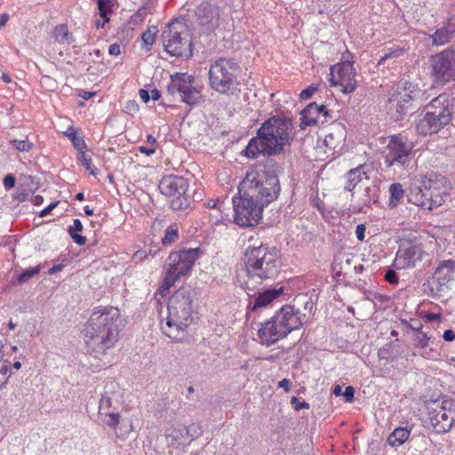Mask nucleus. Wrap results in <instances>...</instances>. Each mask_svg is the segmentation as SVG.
Returning a JSON list of instances; mask_svg holds the SVG:
<instances>
[{
    "mask_svg": "<svg viewBox=\"0 0 455 455\" xmlns=\"http://www.w3.org/2000/svg\"><path fill=\"white\" fill-rule=\"evenodd\" d=\"M120 326V311L117 307L97 308L84 330L88 352L95 357L105 355L117 342Z\"/></svg>",
    "mask_w": 455,
    "mask_h": 455,
    "instance_id": "obj_1",
    "label": "nucleus"
},
{
    "mask_svg": "<svg viewBox=\"0 0 455 455\" xmlns=\"http://www.w3.org/2000/svg\"><path fill=\"white\" fill-rule=\"evenodd\" d=\"M293 140V123L287 116H274L266 120L257 131V136L251 139L244 156L257 158L260 154L275 156L284 151Z\"/></svg>",
    "mask_w": 455,
    "mask_h": 455,
    "instance_id": "obj_2",
    "label": "nucleus"
},
{
    "mask_svg": "<svg viewBox=\"0 0 455 455\" xmlns=\"http://www.w3.org/2000/svg\"><path fill=\"white\" fill-rule=\"evenodd\" d=\"M280 166L276 161L267 158L262 167L247 172L240 183L247 190V196H254L264 206L277 199L280 191V182L277 172Z\"/></svg>",
    "mask_w": 455,
    "mask_h": 455,
    "instance_id": "obj_3",
    "label": "nucleus"
},
{
    "mask_svg": "<svg viewBox=\"0 0 455 455\" xmlns=\"http://www.w3.org/2000/svg\"><path fill=\"white\" fill-rule=\"evenodd\" d=\"M244 264L248 280L244 282V291H253V283H261L263 281L275 279L281 267V261L275 248L260 244L249 247L244 253Z\"/></svg>",
    "mask_w": 455,
    "mask_h": 455,
    "instance_id": "obj_4",
    "label": "nucleus"
},
{
    "mask_svg": "<svg viewBox=\"0 0 455 455\" xmlns=\"http://www.w3.org/2000/svg\"><path fill=\"white\" fill-rule=\"evenodd\" d=\"M299 315L293 306H283L270 320L260 323L258 336L261 343L269 347L300 328L303 323Z\"/></svg>",
    "mask_w": 455,
    "mask_h": 455,
    "instance_id": "obj_5",
    "label": "nucleus"
},
{
    "mask_svg": "<svg viewBox=\"0 0 455 455\" xmlns=\"http://www.w3.org/2000/svg\"><path fill=\"white\" fill-rule=\"evenodd\" d=\"M195 294L190 286L184 285L170 297L166 324L171 329L175 327L177 331V333L172 331L168 332L170 338L178 339L179 332L183 331L191 323Z\"/></svg>",
    "mask_w": 455,
    "mask_h": 455,
    "instance_id": "obj_6",
    "label": "nucleus"
},
{
    "mask_svg": "<svg viewBox=\"0 0 455 455\" xmlns=\"http://www.w3.org/2000/svg\"><path fill=\"white\" fill-rule=\"evenodd\" d=\"M241 67L230 58H220L209 69V85L215 92L227 96H235L240 92L238 77Z\"/></svg>",
    "mask_w": 455,
    "mask_h": 455,
    "instance_id": "obj_7",
    "label": "nucleus"
},
{
    "mask_svg": "<svg viewBox=\"0 0 455 455\" xmlns=\"http://www.w3.org/2000/svg\"><path fill=\"white\" fill-rule=\"evenodd\" d=\"M451 187L443 176L423 179L412 187L407 195L408 201L415 205L432 209L442 205Z\"/></svg>",
    "mask_w": 455,
    "mask_h": 455,
    "instance_id": "obj_8",
    "label": "nucleus"
},
{
    "mask_svg": "<svg viewBox=\"0 0 455 455\" xmlns=\"http://www.w3.org/2000/svg\"><path fill=\"white\" fill-rule=\"evenodd\" d=\"M165 51L174 57L186 60L193 55L192 33L188 26L181 20H174L162 33Z\"/></svg>",
    "mask_w": 455,
    "mask_h": 455,
    "instance_id": "obj_9",
    "label": "nucleus"
},
{
    "mask_svg": "<svg viewBox=\"0 0 455 455\" xmlns=\"http://www.w3.org/2000/svg\"><path fill=\"white\" fill-rule=\"evenodd\" d=\"M425 110L426 114L417 124V132L420 135L436 133L451 120L452 113L449 108V100L445 94H440L432 100L425 107Z\"/></svg>",
    "mask_w": 455,
    "mask_h": 455,
    "instance_id": "obj_10",
    "label": "nucleus"
},
{
    "mask_svg": "<svg viewBox=\"0 0 455 455\" xmlns=\"http://www.w3.org/2000/svg\"><path fill=\"white\" fill-rule=\"evenodd\" d=\"M200 249H182L170 253L163 289L168 291L181 276L187 275L199 258Z\"/></svg>",
    "mask_w": 455,
    "mask_h": 455,
    "instance_id": "obj_11",
    "label": "nucleus"
},
{
    "mask_svg": "<svg viewBox=\"0 0 455 455\" xmlns=\"http://www.w3.org/2000/svg\"><path fill=\"white\" fill-rule=\"evenodd\" d=\"M235 222L241 227H253L259 224L265 207L254 196H247V190L239 185L238 196L232 199Z\"/></svg>",
    "mask_w": 455,
    "mask_h": 455,
    "instance_id": "obj_12",
    "label": "nucleus"
},
{
    "mask_svg": "<svg viewBox=\"0 0 455 455\" xmlns=\"http://www.w3.org/2000/svg\"><path fill=\"white\" fill-rule=\"evenodd\" d=\"M421 94L417 86L407 80H401L387 101L388 113L395 120L402 119L413 108V102Z\"/></svg>",
    "mask_w": 455,
    "mask_h": 455,
    "instance_id": "obj_13",
    "label": "nucleus"
},
{
    "mask_svg": "<svg viewBox=\"0 0 455 455\" xmlns=\"http://www.w3.org/2000/svg\"><path fill=\"white\" fill-rule=\"evenodd\" d=\"M414 143L402 134L393 135L384 151V163L387 167H408L414 157Z\"/></svg>",
    "mask_w": 455,
    "mask_h": 455,
    "instance_id": "obj_14",
    "label": "nucleus"
},
{
    "mask_svg": "<svg viewBox=\"0 0 455 455\" xmlns=\"http://www.w3.org/2000/svg\"><path fill=\"white\" fill-rule=\"evenodd\" d=\"M188 188V180L180 176H165L159 183L161 193L170 198L171 208L174 211L187 210L190 207Z\"/></svg>",
    "mask_w": 455,
    "mask_h": 455,
    "instance_id": "obj_15",
    "label": "nucleus"
},
{
    "mask_svg": "<svg viewBox=\"0 0 455 455\" xmlns=\"http://www.w3.org/2000/svg\"><path fill=\"white\" fill-rule=\"evenodd\" d=\"M195 77L187 73H175L171 76L167 85V93L171 96L180 93L181 101L189 106H195L202 99V93L193 84Z\"/></svg>",
    "mask_w": 455,
    "mask_h": 455,
    "instance_id": "obj_16",
    "label": "nucleus"
},
{
    "mask_svg": "<svg viewBox=\"0 0 455 455\" xmlns=\"http://www.w3.org/2000/svg\"><path fill=\"white\" fill-rule=\"evenodd\" d=\"M455 273V260L447 259L441 261L432 277L423 283V290L430 297L442 296L444 288L453 279Z\"/></svg>",
    "mask_w": 455,
    "mask_h": 455,
    "instance_id": "obj_17",
    "label": "nucleus"
},
{
    "mask_svg": "<svg viewBox=\"0 0 455 455\" xmlns=\"http://www.w3.org/2000/svg\"><path fill=\"white\" fill-rule=\"evenodd\" d=\"M432 76L437 84L455 81V49H447L431 59Z\"/></svg>",
    "mask_w": 455,
    "mask_h": 455,
    "instance_id": "obj_18",
    "label": "nucleus"
},
{
    "mask_svg": "<svg viewBox=\"0 0 455 455\" xmlns=\"http://www.w3.org/2000/svg\"><path fill=\"white\" fill-rule=\"evenodd\" d=\"M429 419L435 431L447 433L455 422V405L453 401L434 402L429 408Z\"/></svg>",
    "mask_w": 455,
    "mask_h": 455,
    "instance_id": "obj_19",
    "label": "nucleus"
},
{
    "mask_svg": "<svg viewBox=\"0 0 455 455\" xmlns=\"http://www.w3.org/2000/svg\"><path fill=\"white\" fill-rule=\"evenodd\" d=\"M330 82L331 85H339L342 92L348 94L356 88L355 70L353 63L344 61L331 68Z\"/></svg>",
    "mask_w": 455,
    "mask_h": 455,
    "instance_id": "obj_20",
    "label": "nucleus"
},
{
    "mask_svg": "<svg viewBox=\"0 0 455 455\" xmlns=\"http://www.w3.org/2000/svg\"><path fill=\"white\" fill-rule=\"evenodd\" d=\"M423 253L420 246L409 242H403L396 253L395 265L398 268L412 267L417 261L421 260Z\"/></svg>",
    "mask_w": 455,
    "mask_h": 455,
    "instance_id": "obj_21",
    "label": "nucleus"
},
{
    "mask_svg": "<svg viewBox=\"0 0 455 455\" xmlns=\"http://www.w3.org/2000/svg\"><path fill=\"white\" fill-rule=\"evenodd\" d=\"M220 8L208 2H203L196 10L198 24L206 31H214L220 24Z\"/></svg>",
    "mask_w": 455,
    "mask_h": 455,
    "instance_id": "obj_22",
    "label": "nucleus"
},
{
    "mask_svg": "<svg viewBox=\"0 0 455 455\" xmlns=\"http://www.w3.org/2000/svg\"><path fill=\"white\" fill-rule=\"evenodd\" d=\"M245 291L250 296L247 305V314H249L269 306L274 300L283 294V287L269 288L263 291L255 292L253 295L250 294L251 291Z\"/></svg>",
    "mask_w": 455,
    "mask_h": 455,
    "instance_id": "obj_23",
    "label": "nucleus"
},
{
    "mask_svg": "<svg viewBox=\"0 0 455 455\" xmlns=\"http://www.w3.org/2000/svg\"><path fill=\"white\" fill-rule=\"evenodd\" d=\"M103 422L115 430L116 436L125 439L132 432L133 427L130 419H121L118 413L108 414V419H102Z\"/></svg>",
    "mask_w": 455,
    "mask_h": 455,
    "instance_id": "obj_24",
    "label": "nucleus"
},
{
    "mask_svg": "<svg viewBox=\"0 0 455 455\" xmlns=\"http://www.w3.org/2000/svg\"><path fill=\"white\" fill-rule=\"evenodd\" d=\"M117 387V384L110 381L106 384L105 391L101 394V398L99 403V413L100 415H105L103 419H108V414L115 413L111 411L112 402L118 397V394L116 392V388Z\"/></svg>",
    "mask_w": 455,
    "mask_h": 455,
    "instance_id": "obj_25",
    "label": "nucleus"
},
{
    "mask_svg": "<svg viewBox=\"0 0 455 455\" xmlns=\"http://www.w3.org/2000/svg\"><path fill=\"white\" fill-rule=\"evenodd\" d=\"M346 138V130L341 124H334L330 132L324 138V144L331 149L340 148Z\"/></svg>",
    "mask_w": 455,
    "mask_h": 455,
    "instance_id": "obj_26",
    "label": "nucleus"
},
{
    "mask_svg": "<svg viewBox=\"0 0 455 455\" xmlns=\"http://www.w3.org/2000/svg\"><path fill=\"white\" fill-rule=\"evenodd\" d=\"M365 168L366 166L363 164L347 172V182L344 187L346 191L352 192L359 183L363 182L364 180H369Z\"/></svg>",
    "mask_w": 455,
    "mask_h": 455,
    "instance_id": "obj_27",
    "label": "nucleus"
},
{
    "mask_svg": "<svg viewBox=\"0 0 455 455\" xmlns=\"http://www.w3.org/2000/svg\"><path fill=\"white\" fill-rule=\"evenodd\" d=\"M316 109H318V104L311 102L301 111V123L299 124L301 129L316 124L319 117Z\"/></svg>",
    "mask_w": 455,
    "mask_h": 455,
    "instance_id": "obj_28",
    "label": "nucleus"
},
{
    "mask_svg": "<svg viewBox=\"0 0 455 455\" xmlns=\"http://www.w3.org/2000/svg\"><path fill=\"white\" fill-rule=\"evenodd\" d=\"M166 438L168 443L172 445H180L190 442L188 437V431L186 427L171 429L167 434Z\"/></svg>",
    "mask_w": 455,
    "mask_h": 455,
    "instance_id": "obj_29",
    "label": "nucleus"
},
{
    "mask_svg": "<svg viewBox=\"0 0 455 455\" xmlns=\"http://www.w3.org/2000/svg\"><path fill=\"white\" fill-rule=\"evenodd\" d=\"M410 433L406 427H396L387 437V443L392 447L400 446L409 438Z\"/></svg>",
    "mask_w": 455,
    "mask_h": 455,
    "instance_id": "obj_30",
    "label": "nucleus"
},
{
    "mask_svg": "<svg viewBox=\"0 0 455 455\" xmlns=\"http://www.w3.org/2000/svg\"><path fill=\"white\" fill-rule=\"evenodd\" d=\"M451 36L452 31L447 27H443L431 35L432 43L435 45H443L450 42Z\"/></svg>",
    "mask_w": 455,
    "mask_h": 455,
    "instance_id": "obj_31",
    "label": "nucleus"
},
{
    "mask_svg": "<svg viewBox=\"0 0 455 455\" xmlns=\"http://www.w3.org/2000/svg\"><path fill=\"white\" fill-rule=\"evenodd\" d=\"M82 230L83 224L78 219L74 220L73 226H70L68 228L69 235L71 236L73 241L78 245H84L86 243L85 236H83L78 234V232H81Z\"/></svg>",
    "mask_w": 455,
    "mask_h": 455,
    "instance_id": "obj_32",
    "label": "nucleus"
},
{
    "mask_svg": "<svg viewBox=\"0 0 455 455\" xmlns=\"http://www.w3.org/2000/svg\"><path fill=\"white\" fill-rule=\"evenodd\" d=\"M53 37L60 43H68L71 44L74 42L72 38V35L68 32V27L64 24L58 25L53 29Z\"/></svg>",
    "mask_w": 455,
    "mask_h": 455,
    "instance_id": "obj_33",
    "label": "nucleus"
},
{
    "mask_svg": "<svg viewBox=\"0 0 455 455\" xmlns=\"http://www.w3.org/2000/svg\"><path fill=\"white\" fill-rule=\"evenodd\" d=\"M390 199H389V206L391 208H395L397 206L398 203L403 197L404 191L403 189V186L400 183H393L389 187Z\"/></svg>",
    "mask_w": 455,
    "mask_h": 455,
    "instance_id": "obj_34",
    "label": "nucleus"
},
{
    "mask_svg": "<svg viewBox=\"0 0 455 455\" xmlns=\"http://www.w3.org/2000/svg\"><path fill=\"white\" fill-rule=\"evenodd\" d=\"M378 192L379 189L376 186L366 187L361 198L362 205L369 207L371 204H376L379 198Z\"/></svg>",
    "mask_w": 455,
    "mask_h": 455,
    "instance_id": "obj_35",
    "label": "nucleus"
},
{
    "mask_svg": "<svg viewBox=\"0 0 455 455\" xmlns=\"http://www.w3.org/2000/svg\"><path fill=\"white\" fill-rule=\"evenodd\" d=\"M65 135L69 138L73 146L79 151L86 149V143L81 136H79L74 127L70 126L68 128Z\"/></svg>",
    "mask_w": 455,
    "mask_h": 455,
    "instance_id": "obj_36",
    "label": "nucleus"
},
{
    "mask_svg": "<svg viewBox=\"0 0 455 455\" xmlns=\"http://www.w3.org/2000/svg\"><path fill=\"white\" fill-rule=\"evenodd\" d=\"M78 160L81 163V164L84 167V169L89 172V173L91 175H93V176L97 175L98 169L92 164V156L88 152L85 151V149L79 151Z\"/></svg>",
    "mask_w": 455,
    "mask_h": 455,
    "instance_id": "obj_37",
    "label": "nucleus"
},
{
    "mask_svg": "<svg viewBox=\"0 0 455 455\" xmlns=\"http://www.w3.org/2000/svg\"><path fill=\"white\" fill-rule=\"evenodd\" d=\"M414 346L422 349L427 348L429 343H433L432 337L428 336L425 331H419L414 334Z\"/></svg>",
    "mask_w": 455,
    "mask_h": 455,
    "instance_id": "obj_38",
    "label": "nucleus"
},
{
    "mask_svg": "<svg viewBox=\"0 0 455 455\" xmlns=\"http://www.w3.org/2000/svg\"><path fill=\"white\" fill-rule=\"evenodd\" d=\"M22 185L28 188L30 193H35L39 188V180L31 175L21 176Z\"/></svg>",
    "mask_w": 455,
    "mask_h": 455,
    "instance_id": "obj_39",
    "label": "nucleus"
},
{
    "mask_svg": "<svg viewBox=\"0 0 455 455\" xmlns=\"http://www.w3.org/2000/svg\"><path fill=\"white\" fill-rule=\"evenodd\" d=\"M157 32L156 27L148 28L141 36L144 45L146 46V50L149 51L150 47L153 45L155 42V36Z\"/></svg>",
    "mask_w": 455,
    "mask_h": 455,
    "instance_id": "obj_40",
    "label": "nucleus"
},
{
    "mask_svg": "<svg viewBox=\"0 0 455 455\" xmlns=\"http://www.w3.org/2000/svg\"><path fill=\"white\" fill-rule=\"evenodd\" d=\"M178 227L176 225H172L167 228L165 230L164 236L162 239L163 244H170L175 242L178 239Z\"/></svg>",
    "mask_w": 455,
    "mask_h": 455,
    "instance_id": "obj_41",
    "label": "nucleus"
},
{
    "mask_svg": "<svg viewBox=\"0 0 455 455\" xmlns=\"http://www.w3.org/2000/svg\"><path fill=\"white\" fill-rule=\"evenodd\" d=\"M40 270H41L40 266L27 268V269L23 270V272L18 275L17 280L20 283H26L30 278H32L34 275L38 274L40 272Z\"/></svg>",
    "mask_w": 455,
    "mask_h": 455,
    "instance_id": "obj_42",
    "label": "nucleus"
},
{
    "mask_svg": "<svg viewBox=\"0 0 455 455\" xmlns=\"http://www.w3.org/2000/svg\"><path fill=\"white\" fill-rule=\"evenodd\" d=\"M11 144L20 152H28L33 148V143L28 140H12Z\"/></svg>",
    "mask_w": 455,
    "mask_h": 455,
    "instance_id": "obj_43",
    "label": "nucleus"
},
{
    "mask_svg": "<svg viewBox=\"0 0 455 455\" xmlns=\"http://www.w3.org/2000/svg\"><path fill=\"white\" fill-rule=\"evenodd\" d=\"M98 9L100 15L104 19V22H108L109 19L108 14L111 12V7L108 0H97Z\"/></svg>",
    "mask_w": 455,
    "mask_h": 455,
    "instance_id": "obj_44",
    "label": "nucleus"
},
{
    "mask_svg": "<svg viewBox=\"0 0 455 455\" xmlns=\"http://www.w3.org/2000/svg\"><path fill=\"white\" fill-rule=\"evenodd\" d=\"M188 437H191V440L197 438L201 433V426L198 424H191L188 427H187Z\"/></svg>",
    "mask_w": 455,
    "mask_h": 455,
    "instance_id": "obj_45",
    "label": "nucleus"
},
{
    "mask_svg": "<svg viewBox=\"0 0 455 455\" xmlns=\"http://www.w3.org/2000/svg\"><path fill=\"white\" fill-rule=\"evenodd\" d=\"M385 279L389 283L395 284L398 283L399 277L395 270L388 269L385 274Z\"/></svg>",
    "mask_w": 455,
    "mask_h": 455,
    "instance_id": "obj_46",
    "label": "nucleus"
},
{
    "mask_svg": "<svg viewBox=\"0 0 455 455\" xmlns=\"http://www.w3.org/2000/svg\"><path fill=\"white\" fill-rule=\"evenodd\" d=\"M317 91V88L314 85H310L300 92V99L308 100L312 97L314 92Z\"/></svg>",
    "mask_w": 455,
    "mask_h": 455,
    "instance_id": "obj_47",
    "label": "nucleus"
},
{
    "mask_svg": "<svg viewBox=\"0 0 455 455\" xmlns=\"http://www.w3.org/2000/svg\"><path fill=\"white\" fill-rule=\"evenodd\" d=\"M4 186L6 189H11L15 186L16 179L12 174H7L4 178Z\"/></svg>",
    "mask_w": 455,
    "mask_h": 455,
    "instance_id": "obj_48",
    "label": "nucleus"
},
{
    "mask_svg": "<svg viewBox=\"0 0 455 455\" xmlns=\"http://www.w3.org/2000/svg\"><path fill=\"white\" fill-rule=\"evenodd\" d=\"M342 395L346 402H352L355 397V388L352 386H347Z\"/></svg>",
    "mask_w": 455,
    "mask_h": 455,
    "instance_id": "obj_49",
    "label": "nucleus"
},
{
    "mask_svg": "<svg viewBox=\"0 0 455 455\" xmlns=\"http://www.w3.org/2000/svg\"><path fill=\"white\" fill-rule=\"evenodd\" d=\"M207 207L211 209L218 208L219 211L222 212L224 211V203L220 202L218 199H212L208 201Z\"/></svg>",
    "mask_w": 455,
    "mask_h": 455,
    "instance_id": "obj_50",
    "label": "nucleus"
},
{
    "mask_svg": "<svg viewBox=\"0 0 455 455\" xmlns=\"http://www.w3.org/2000/svg\"><path fill=\"white\" fill-rule=\"evenodd\" d=\"M291 404H293V405H294V409H295L296 411H299L300 409H303V408H307V409H308V408H309V404H308L307 403H306V402H304V401H303V402H299V401L298 400V398H297V397H295V396H293V397L291 398Z\"/></svg>",
    "mask_w": 455,
    "mask_h": 455,
    "instance_id": "obj_51",
    "label": "nucleus"
},
{
    "mask_svg": "<svg viewBox=\"0 0 455 455\" xmlns=\"http://www.w3.org/2000/svg\"><path fill=\"white\" fill-rule=\"evenodd\" d=\"M364 233H365V226L363 224H360L356 226L355 235L359 241L364 240Z\"/></svg>",
    "mask_w": 455,
    "mask_h": 455,
    "instance_id": "obj_52",
    "label": "nucleus"
},
{
    "mask_svg": "<svg viewBox=\"0 0 455 455\" xmlns=\"http://www.w3.org/2000/svg\"><path fill=\"white\" fill-rule=\"evenodd\" d=\"M125 108L126 112L131 114L132 112H137L139 110V105L135 100H130L126 103Z\"/></svg>",
    "mask_w": 455,
    "mask_h": 455,
    "instance_id": "obj_53",
    "label": "nucleus"
},
{
    "mask_svg": "<svg viewBox=\"0 0 455 455\" xmlns=\"http://www.w3.org/2000/svg\"><path fill=\"white\" fill-rule=\"evenodd\" d=\"M410 328L415 334L416 332L422 331L423 325L419 320H412L410 323Z\"/></svg>",
    "mask_w": 455,
    "mask_h": 455,
    "instance_id": "obj_54",
    "label": "nucleus"
},
{
    "mask_svg": "<svg viewBox=\"0 0 455 455\" xmlns=\"http://www.w3.org/2000/svg\"><path fill=\"white\" fill-rule=\"evenodd\" d=\"M9 371L8 361L0 362V374L9 378Z\"/></svg>",
    "mask_w": 455,
    "mask_h": 455,
    "instance_id": "obj_55",
    "label": "nucleus"
},
{
    "mask_svg": "<svg viewBox=\"0 0 455 455\" xmlns=\"http://www.w3.org/2000/svg\"><path fill=\"white\" fill-rule=\"evenodd\" d=\"M59 204V202L51 203L46 208L41 211L40 216L44 217L51 213V212Z\"/></svg>",
    "mask_w": 455,
    "mask_h": 455,
    "instance_id": "obj_56",
    "label": "nucleus"
},
{
    "mask_svg": "<svg viewBox=\"0 0 455 455\" xmlns=\"http://www.w3.org/2000/svg\"><path fill=\"white\" fill-rule=\"evenodd\" d=\"M108 53L113 56H118L121 53L120 45L118 44H110Z\"/></svg>",
    "mask_w": 455,
    "mask_h": 455,
    "instance_id": "obj_57",
    "label": "nucleus"
},
{
    "mask_svg": "<svg viewBox=\"0 0 455 455\" xmlns=\"http://www.w3.org/2000/svg\"><path fill=\"white\" fill-rule=\"evenodd\" d=\"M278 387L283 388L285 391H289L291 387V382L288 379H283L279 381Z\"/></svg>",
    "mask_w": 455,
    "mask_h": 455,
    "instance_id": "obj_58",
    "label": "nucleus"
},
{
    "mask_svg": "<svg viewBox=\"0 0 455 455\" xmlns=\"http://www.w3.org/2000/svg\"><path fill=\"white\" fill-rule=\"evenodd\" d=\"M139 151L147 156H151L156 153V148L154 147L148 148V147L140 146L139 148Z\"/></svg>",
    "mask_w": 455,
    "mask_h": 455,
    "instance_id": "obj_59",
    "label": "nucleus"
},
{
    "mask_svg": "<svg viewBox=\"0 0 455 455\" xmlns=\"http://www.w3.org/2000/svg\"><path fill=\"white\" fill-rule=\"evenodd\" d=\"M139 94L141 98V100L145 102V103H148L150 100V95H149V92L148 90L146 89H140L139 91Z\"/></svg>",
    "mask_w": 455,
    "mask_h": 455,
    "instance_id": "obj_60",
    "label": "nucleus"
},
{
    "mask_svg": "<svg viewBox=\"0 0 455 455\" xmlns=\"http://www.w3.org/2000/svg\"><path fill=\"white\" fill-rule=\"evenodd\" d=\"M443 338L446 341H452L455 339V332L452 330H446L443 332Z\"/></svg>",
    "mask_w": 455,
    "mask_h": 455,
    "instance_id": "obj_61",
    "label": "nucleus"
},
{
    "mask_svg": "<svg viewBox=\"0 0 455 455\" xmlns=\"http://www.w3.org/2000/svg\"><path fill=\"white\" fill-rule=\"evenodd\" d=\"M316 110H317V113L319 116L322 115L324 117H327L330 116L329 110L327 109L326 106L323 104L318 105V109H316Z\"/></svg>",
    "mask_w": 455,
    "mask_h": 455,
    "instance_id": "obj_62",
    "label": "nucleus"
},
{
    "mask_svg": "<svg viewBox=\"0 0 455 455\" xmlns=\"http://www.w3.org/2000/svg\"><path fill=\"white\" fill-rule=\"evenodd\" d=\"M96 94L95 92H86V91H79L78 92V96L83 98L84 100H89L90 98H92V96H94Z\"/></svg>",
    "mask_w": 455,
    "mask_h": 455,
    "instance_id": "obj_63",
    "label": "nucleus"
},
{
    "mask_svg": "<svg viewBox=\"0 0 455 455\" xmlns=\"http://www.w3.org/2000/svg\"><path fill=\"white\" fill-rule=\"evenodd\" d=\"M146 257H147V253H146L145 251H142V250L137 251L133 254V259L136 260V261H140L143 259H145Z\"/></svg>",
    "mask_w": 455,
    "mask_h": 455,
    "instance_id": "obj_64",
    "label": "nucleus"
}]
</instances>
